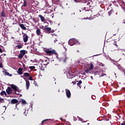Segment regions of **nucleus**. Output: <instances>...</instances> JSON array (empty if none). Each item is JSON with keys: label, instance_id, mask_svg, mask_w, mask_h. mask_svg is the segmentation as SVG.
Returning a JSON list of instances; mask_svg holds the SVG:
<instances>
[{"label": "nucleus", "instance_id": "obj_1", "mask_svg": "<svg viewBox=\"0 0 125 125\" xmlns=\"http://www.w3.org/2000/svg\"><path fill=\"white\" fill-rule=\"evenodd\" d=\"M44 51L49 56H51V55H53V54H55V55H57L58 54L57 52H56V51L55 50L51 48L45 49L44 50Z\"/></svg>", "mask_w": 125, "mask_h": 125}, {"label": "nucleus", "instance_id": "obj_2", "mask_svg": "<svg viewBox=\"0 0 125 125\" xmlns=\"http://www.w3.org/2000/svg\"><path fill=\"white\" fill-rule=\"evenodd\" d=\"M22 34L23 35L22 38H23V41L24 42H28V40L29 37H28V35L26 33H22Z\"/></svg>", "mask_w": 125, "mask_h": 125}, {"label": "nucleus", "instance_id": "obj_3", "mask_svg": "<svg viewBox=\"0 0 125 125\" xmlns=\"http://www.w3.org/2000/svg\"><path fill=\"white\" fill-rule=\"evenodd\" d=\"M67 77L68 79H73V78H75V74L74 73L69 71L67 74Z\"/></svg>", "mask_w": 125, "mask_h": 125}, {"label": "nucleus", "instance_id": "obj_4", "mask_svg": "<svg viewBox=\"0 0 125 125\" xmlns=\"http://www.w3.org/2000/svg\"><path fill=\"white\" fill-rule=\"evenodd\" d=\"M11 88H12V89H14V90H15V91H18V92H19V88H18V87H17V86L12 84L11 85ZM15 94H17L16 93V92H15Z\"/></svg>", "mask_w": 125, "mask_h": 125}, {"label": "nucleus", "instance_id": "obj_5", "mask_svg": "<svg viewBox=\"0 0 125 125\" xmlns=\"http://www.w3.org/2000/svg\"><path fill=\"white\" fill-rule=\"evenodd\" d=\"M43 30L46 34H50L51 33V28L50 27H46V26H45L44 28H43Z\"/></svg>", "mask_w": 125, "mask_h": 125}, {"label": "nucleus", "instance_id": "obj_6", "mask_svg": "<svg viewBox=\"0 0 125 125\" xmlns=\"http://www.w3.org/2000/svg\"><path fill=\"white\" fill-rule=\"evenodd\" d=\"M11 103L12 104H17L16 106H17V105H19L20 104V103L18 101V100L16 99H13L11 100Z\"/></svg>", "mask_w": 125, "mask_h": 125}, {"label": "nucleus", "instance_id": "obj_7", "mask_svg": "<svg viewBox=\"0 0 125 125\" xmlns=\"http://www.w3.org/2000/svg\"><path fill=\"white\" fill-rule=\"evenodd\" d=\"M93 64L92 63H90V67L89 69H85V73H89V70H93L94 68Z\"/></svg>", "mask_w": 125, "mask_h": 125}, {"label": "nucleus", "instance_id": "obj_8", "mask_svg": "<svg viewBox=\"0 0 125 125\" xmlns=\"http://www.w3.org/2000/svg\"><path fill=\"white\" fill-rule=\"evenodd\" d=\"M42 65H43L44 67H46L48 64H49V60H46L44 61H43V62L41 63Z\"/></svg>", "mask_w": 125, "mask_h": 125}, {"label": "nucleus", "instance_id": "obj_9", "mask_svg": "<svg viewBox=\"0 0 125 125\" xmlns=\"http://www.w3.org/2000/svg\"><path fill=\"white\" fill-rule=\"evenodd\" d=\"M75 43H76V41L74 39H71L68 42V44L71 46L74 45Z\"/></svg>", "mask_w": 125, "mask_h": 125}, {"label": "nucleus", "instance_id": "obj_10", "mask_svg": "<svg viewBox=\"0 0 125 125\" xmlns=\"http://www.w3.org/2000/svg\"><path fill=\"white\" fill-rule=\"evenodd\" d=\"M65 93L67 98H71V91L69 89H65Z\"/></svg>", "mask_w": 125, "mask_h": 125}, {"label": "nucleus", "instance_id": "obj_11", "mask_svg": "<svg viewBox=\"0 0 125 125\" xmlns=\"http://www.w3.org/2000/svg\"><path fill=\"white\" fill-rule=\"evenodd\" d=\"M6 91L7 94L10 95L11 93H12V89H11L10 87H8L6 90Z\"/></svg>", "mask_w": 125, "mask_h": 125}, {"label": "nucleus", "instance_id": "obj_12", "mask_svg": "<svg viewBox=\"0 0 125 125\" xmlns=\"http://www.w3.org/2000/svg\"><path fill=\"white\" fill-rule=\"evenodd\" d=\"M28 5V1L27 0H23V4L21 6V9H23V7H26Z\"/></svg>", "mask_w": 125, "mask_h": 125}, {"label": "nucleus", "instance_id": "obj_13", "mask_svg": "<svg viewBox=\"0 0 125 125\" xmlns=\"http://www.w3.org/2000/svg\"><path fill=\"white\" fill-rule=\"evenodd\" d=\"M36 34L37 36H41V37H42V32L41 31V29L40 28H38L36 30Z\"/></svg>", "mask_w": 125, "mask_h": 125}, {"label": "nucleus", "instance_id": "obj_14", "mask_svg": "<svg viewBox=\"0 0 125 125\" xmlns=\"http://www.w3.org/2000/svg\"><path fill=\"white\" fill-rule=\"evenodd\" d=\"M38 17L39 18H40L42 22H45L46 21V20H45V18L44 17H43V16H42V15H39L38 16Z\"/></svg>", "mask_w": 125, "mask_h": 125}, {"label": "nucleus", "instance_id": "obj_15", "mask_svg": "<svg viewBox=\"0 0 125 125\" xmlns=\"http://www.w3.org/2000/svg\"><path fill=\"white\" fill-rule=\"evenodd\" d=\"M26 82V89H29V87L30 86V81L29 80H26V79H24Z\"/></svg>", "mask_w": 125, "mask_h": 125}, {"label": "nucleus", "instance_id": "obj_16", "mask_svg": "<svg viewBox=\"0 0 125 125\" xmlns=\"http://www.w3.org/2000/svg\"><path fill=\"white\" fill-rule=\"evenodd\" d=\"M18 73L19 74V75H23V69L21 67H20L18 69Z\"/></svg>", "mask_w": 125, "mask_h": 125}, {"label": "nucleus", "instance_id": "obj_17", "mask_svg": "<svg viewBox=\"0 0 125 125\" xmlns=\"http://www.w3.org/2000/svg\"><path fill=\"white\" fill-rule=\"evenodd\" d=\"M19 26L22 30H24V31H26V30H27V28L23 24H20Z\"/></svg>", "mask_w": 125, "mask_h": 125}, {"label": "nucleus", "instance_id": "obj_18", "mask_svg": "<svg viewBox=\"0 0 125 125\" xmlns=\"http://www.w3.org/2000/svg\"><path fill=\"white\" fill-rule=\"evenodd\" d=\"M82 83H83V82H82L81 80L79 81V82L77 83V86L80 87V88H81L82 85H81V84H82Z\"/></svg>", "mask_w": 125, "mask_h": 125}, {"label": "nucleus", "instance_id": "obj_19", "mask_svg": "<svg viewBox=\"0 0 125 125\" xmlns=\"http://www.w3.org/2000/svg\"><path fill=\"white\" fill-rule=\"evenodd\" d=\"M30 76H31V75L28 72H25L23 74V77H27V78H29Z\"/></svg>", "mask_w": 125, "mask_h": 125}, {"label": "nucleus", "instance_id": "obj_20", "mask_svg": "<svg viewBox=\"0 0 125 125\" xmlns=\"http://www.w3.org/2000/svg\"><path fill=\"white\" fill-rule=\"evenodd\" d=\"M68 60H69V57L67 56H65L64 59L63 60V62H64V63H66V62H67V61H68Z\"/></svg>", "mask_w": 125, "mask_h": 125}, {"label": "nucleus", "instance_id": "obj_21", "mask_svg": "<svg viewBox=\"0 0 125 125\" xmlns=\"http://www.w3.org/2000/svg\"><path fill=\"white\" fill-rule=\"evenodd\" d=\"M20 53L21 54L23 55H25V54H26V51L25 50H22L20 51Z\"/></svg>", "mask_w": 125, "mask_h": 125}, {"label": "nucleus", "instance_id": "obj_22", "mask_svg": "<svg viewBox=\"0 0 125 125\" xmlns=\"http://www.w3.org/2000/svg\"><path fill=\"white\" fill-rule=\"evenodd\" d=\"M0 95H1V96H3V95H5V96H6L7 94H6V92H5V91H2L0 92Z\"/></svg>", "mask_w": 125, "mask_h": 125}, {"label": "nucleus", "instance_id": "obj_23", "mask_svg": "<svg viewBox=\"0 0 125 125\" xmlns=\"http://www.w3.org/2000/svg\"><path fill=\"white\" fill-rule=\"evenodd\" d=\"M40 68L42 71H44V67L43 66V65L42 64V63H41V65H40Z\"/></svg>", "mask_w": 125, "mask_h": 125}, {"label": "nucleus", "instance_id": "obj_24", "mask_svg": "<svg viewBox=\"0 0 125 125\" xmlns=\"http://www.w3.org/2000/svg\"><path fill=\"white\" fill-rule=\"evenodd\" d=\"M4 74L7 76H8V77H12V74H10L7 71H4Z\"/></svg>", "mask_w": 125, "mask_h": 125}, {"label": "nucleus", "instance_id": "obj_25", "mask_svg": "<svg viewBox=\"0 0 125 125\" xmlns=\"http://www.w3.org/2000/svg\"><path fill=\"white\" fill-rule=\"evenodd\" d=\"M1 16H2V17H5V12H4V11H2L1 12Z\"/></svg>", "mask_w": 125, "mask_h": 125}, {"label": "nucleus", "instance_id": "obj_26", "mask_svg": "<svg viewBox=\"0 0 125 125\" xmlns=\"http://www.w3.org/2000/svg\"><path fill=\"white\" fill-rule=\"evenodd\" d=\"M21 101L22 104H27V102H26V101L25 100L21 99Z\"/></svg>", "mask_w": 125, "mask_h": 125}, {"label": "nucleus", "instance_id": "obj_27", "mask_svg": "<svg viewBox=\"0 0 125 125\" xmlns=\"http://www.w3.org/2000/svg\"><path fill=\"white\" fill-rule=\"evenodd\" d=\"M0 103H4V99L0 97Z\"/></svg>", "mask_w": 125, "mask_h": 125}, {"label": "nucleus", "instance_id": "obj_28", "mask_svg": "<svg viewBox=\"0 0 125 125\" xmlns=\"http://www.w3.org/2000/svg\"><path fill=\"white\" fill-rule=\"evenodd\" d=\"M16 47H17L18 49H20V48H22L23 46L22 45H18L16 46Z\"/></svg>", "mask_w": 125, "mask_h": 125}, {"label": "nucleus", "instance_id": "obj_29", "mask_svg": "<svg viewBox=\"0 0 125 125\" xmlns=\"http://www.w3.org/2000/svg\"><path fill=\"white\" fill-rule=\"evenodd\" d=\"M19 58L21 59V58H23V57H24V55H22V54H20L18 56Z\"/></svg>", "mask_w": 125, "mask_h": 125}, {"label": "nucleus", "instance_id": "obj_30", "mask_svg": "<svg viewBox=\"0 0 125 125\" xmlns=\"http://www.w3.org/2000/svg\"><path fill=\"white\" fill-rule=\"evenodd\" d=\"M22 67L24 71H26V70H27V67H26V65L25 64H22Z\"/></svg>", "mask_w": 125, "mask_h": 125}, {"label": "nucleus", "instance_id": "obj_31", "mask_svg": "<svg viewBox=\"0 0 125 125\" xmlns=\"http://www.w3.org/2000/svg\"><path fill=\"white\" fill-rule=\"evenodd\" d=\"M74 1H75V2H76V3H78V2H82V1H83V0H74Z\"/></svg>", "mask_w": 125, "mask_h": 125}, {"label": "nucleus", "instance_id": "obj_32", "mask_svg": "<svg viewBox=\"0 0 125 125\" xmlns=\"http://www.w3.org/2000/svg\"><path fill=\"white\" fill-rule=\"evenodd\" d=\"M112 13H113V10H111L109 12H108V15L110 16Z\"/></svg>", "mask_w": 125, "mask_h": 125}, {"label": "nucleus", "instance_id": "obj_33", "mask_svg": "<svg viewBox=\"0 0 125 125\" xmlns=\"http://www.w3.org/2000/svg\"><path fill=\"white\" fill-rule=\"evenodd\" d=\"M29 69H31V70H34L36 67L35 66H29Z\"/></svg>", "mask_w": 125, "mask_h": 125}, {"label": "nucleus", "instance_id": "obj_34", "mask_svg": "<svg viewBox=\"0 0 125 125\" xmlns=\"http://www.w3.org/2000/svg\"><path fill=\"white\" fill-rule=\"evenodd\" d=\"M114 45H115V46L117 47V49H118V45L117 44V42H114L113 43Z\"/></svg>", "mask_w": 125, "mask_h": 125}, {"label": "nucleus", "instance_id": "obj_35", "mask_svg": "<svg viewBox=\"0 0 125 125\" xmlns=\"http://www.w3.org/2000/svg\"><path fill=\"white\" fill-rule=\"evenodd\" d=\"M28 78H29L28 79V80H29V81H33V77H32V76H31V75H30V76Z\"/></svg>", "mask_w": 125, "mask_h": 125}, {"label": "nucleus", "instance_id": "obj_36", "mask_svg": "<svg viewBox=\"0 0 125 125\" xmlns=\"http://www.w3.org/2000/svg\"><path fill=\"white\" fill-rule=\"evenodd\" d=\"M0 68H3V65H2V63L0 62Z\"/></svg>", "mask_w": 125, "mask_h": 125}, {"label": "nucleus", "instance_id": "obj_37", "mask_svg": "<svg viewBox=\"0 0 125 125\" xmlns=\"http://www.w3.org/2000/svg\"><path fill=\"white\" fill-rule=\"evenodd\" d=\"M104 76H106V74H103L100 76V78H101V77H104Z\"/></svg>", "mask_w": 125, "mask_h": 125}, {"label": "nucleus", "instance_id": "obj_38", "mask_svg": "<svg viewBox=\"0 0 125 125\" xmlns=\"http://www.w3.org/2000/svg\"><path fill=\"white\" fill-rule=\"evenodd\" d=\"M83 10H85V11H88V10L86 9V7H84Z\"/></svg>", "mask_w": 125, "mask_h": 125}, {"label": "nucleus", "instance_id": "obj_39", "mask_svg": "<svg viewBox=\"0 0 125 125\" xmlns=\"http://www.w3.org/2000/svg\"><path fill=\"white\" fill-rule=\"evenodd\" d=\"M46 121H47V119L43 120V121H42V124H43V123H44V122H46Z\"/></svg>", "mask_w": 125, "mask_h": 125}, {"label": "nucleus", "instance_id": "obj_40", "mask_svg": "<svg viewBox=\"0 0 125 125\" xmlns=\"http://www.w3.org/2000/svg\"><path fill=\"white\" fill-rule=\"evenodd\" d=\"M0 53H2V49L0 47Z\"/></svg>", "mask_w": 125, "mask_h": 125}, {"label": "nucleus", "instance_id": "obj_41", "mask_svg": "<svg viewBox=\"0 0 125 125\" xmlns=\"http://www.w3.org/2000/svg\"><path fill=\"white\" fill-rule=\"evenodd\" d=\"M121 125H125V122H124L123 123H121Z\"/></svg>", "mask_w": 125, "mask_h": 125}, {"label": "nucleus", "instance_id": "obj_42", "mask_svg": "<svg viewBox=\"0 0 125 125\" xmlns=\"http://www.w3.org/2000/svg\"><path fill=\"white\" fill-rule=\"evenodd\" d=\"M89 4H90V3L89 2H88L87 3V5H89Z\"/></svg>", "mask_w": 125, "mask_h": 125}, {"label": "nucleus", "instance_id": "obj_43", "mask_svg": "<svg viewBox=\"0 0 125 125\" xmlns=\"http://www.w3.org/2000/svg\"><path fill=\"white\" fill-rule=\"evenodd\" d=\"M83 75L84 76H85V75H86V74L85 72H83Z\"/></svg>", "mask_w": 125, "mask_h": 125}, {"label": "nucleus", "instance_id": "obj_44", "mask_svg": "<svg viewBox=\"0 0 125 125\" xmlns=\"http://www.w3.org/2000/svg\"><path fill=\"white\" fill-rule=\"evenodd\" d=\"M57 42V39H55V40H54V42Z\"/></svg>", "mask_w": 125, "mask_h": 125}, {"label": "nucleus", "instance_id": "obj_45", "mask_svg": "<svg viewBox=\"0 0 125 125\" xmlns=\"http://www.w3.org/2000/svg\"><path fill=\"white\" fill-rule=\"evenodd\" d=\"M3 107H4V108H5V110H6V106L4 105V106H3Z\"/></svg>", "mask_w": 125, "mask_h": 125}, {"label": "nucleus", "instance_id": "obj_46", "mask_svg": "<svg viewBox=\"0 0 125 125\" xmlns=\"http://www.w3.org/2000/svg\"><path fill=\"white\" fill-rule=\"evenodd\" d=\"M124 23L125 24V19L123 20Z\"/></svg>", "mask_w": 125, "mask_h": 125}, {"label": "nucleus", "instance_id": "obj_47", "mask_svg": "<svg viewBox=\"0 0 125 125\" xmlns=\"http://www.w3.org/2000/svg\"><path fill=\"white\" fill-rule=\"evenodd\" d=\"M103 84H104V83H105V82L103 81Z\"/></svg>", "mask_w": 125, "mask_h": 125}, {"label": "nucleus", "instance_id": "obj_48", "mask_svg": "<svg viewBox=\"0 0 125 125\" xmlns=\"http://www.w3.org/2000/svg\"><path fill=\"white\" fill-rule=\"evenodd\" d=\"M79 12H82V10H79Z\"/></svg>", "mask_w": 125, "mask_h": 125}, {"label": "nucleus", "instance_id": "obj_49", "mask_svg": "<svg viewBox=\"0 0 125 125\" xmlns=\"http://www.w3.org/2000/svg\"><path fill=\"white\" fill-rule=\"evenodd\" d=\"M91 78L92 80L93 79V77H92V76H91Z\"/></svg>", "mask_w": 125, "mask_h": 125}, {"label": "nucleus", "instance_id": "obj_50", "mask_svg": "<svg viewBox=\"0 0 125 125\" xmlns=\"http://www.w3.org/2000/svg\"><path fill=\"white\" fill-rule=\"evenodd\" d=\"M123 4H125V2L124 1L123 2Z\"/></svg>", "mask_w": 125, "mask_h": 125}, {"label": "nucleus", "instance_id": "obj_51", "mask_svg": "<svg viewBox=\"0 0 125 125\" xmlns=\"http://www.w3.org/2000/svg\"><path fill=\"white\" fill-rule=\"evenodd\" d=\"M58 92H60V89L58 90Z\"/></svg>", "mask_w": 125, "mask_h": 125}, {"label": "nucleus", "instance_id": "obj_52", "mask_svg": "<svg viewBox=\"0 0 125 125\" xmlns=\"http://www.w3.org/2000/svg\"><path fill=\"white\" fill-rule=\"evenodd\" d=\"M77 52H80V51H79V50H77Z\"/></svg>", "mask_w": 125, "mask_h": 125}, {"label": "nucleus", "instance_id": "obj_53", "mask_svg": "<svg viewBox=\"0 0 125 125\" xmlns=\"http://www.w3.org/2000/svg\"><path fill=\"white\" fill-rule=\"evenodd\" d=\"M42 27L43 28V26L42 25Z\"/></svg>", "mask_w": 125, "mask_h": 125}, {"label": "nucleus", "instance_id": "obj_54", "mask_svg": "<svg viewBox=\"0 0 125 125\" xmlns=\"http://www.w3.org/2000/svg\"><path fill=\"white\" fill-rule=\"evenodd\" d=\"M114 36H116V34H114Z\"/></svg>", "mask_w": 125, "mask_h": 125}]
</instances>
